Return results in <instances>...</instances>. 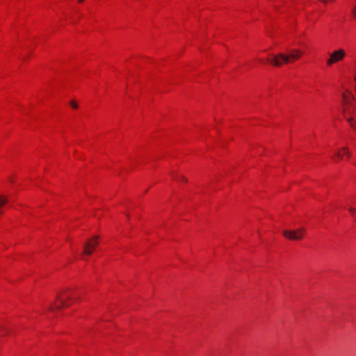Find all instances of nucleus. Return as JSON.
<instances>
[{
	"label": "nucleus",
	"instance_id": "obj_1",
	"mask_svg": "<svg viewBox=\"0 0 356 356\" xmlns=\"http://www.w3.org/2000/svg\"><path fill=\"white\" fill-rule=\"evenodd\" d=\"M302 55V51L299 49H293L287 54L280 53L273 55V58L268 60L274 66L280 67L283 63H289L300 58Z\"/></svg>",
	"mask_w": 356,
	"mask_h": 356
},
{
	"label": "nucleus",
	"instance_id": "obj_2",
	"mask_svg": "<svg viewBox=\"0 0 356 356\" xmlns=\"http://www.w3.org/2000/svg\"><path fill=\"white\" fill-rule=\"evenodd\" d=\"M343 100L346 104H350L351 108H346L343 111V116L353 129L356 130V107L350 102L348 96L346 93L342 94Z\"/></svg>",
	"mask_w": 356,
	"mask_h": 356
},
{
	"label": "nucleus",
	"instance_id": "obj_3",
	"mask_svg": "<svg viewBox=\"0 0 356 356\" xmlns=\"http://www.w3.org/2000/svg\"><path fill=\"white\" fill-rule=\"evenodd\" d=\"M71 299V296H65V291H61L58 293L56 297L55 300L50 304L49 311L54 312L56 310H60L62 307H68L69 305L66 301L67 300Z\"/></svg>",
	"mask_w": 356,
	"mask_h": 356
},
{
	"label": "nucleus",
	"instance_id": "obj_4",
	"mask_svg": "<svg viewBox=\"0 0 356 356\" xmlns=\"http://www.w3.org/2000/svg\"><path fill=\"white\" fill-rule=\"evenodd\" d=\"M283 235L287 239L291 241H300L304 238L305 229L300 227L294 230L285 229L282 232Z\"/></svg>",
	"mask_w": 356,
	"mask_h": 356
},
{
	"label": "nucleus",
	"instance_id": "obj_5",
	"mask_svg": "<svg viewBox=\"0 0 356 356\" xmlns=\"http://www.w3.org/2000/svg\"><path fill=\"white\" fill-rule=\"evenodd\" d=\"M346 56V52L343 49H339L334 51L330 54V58L327 60V65H332V64L341 61Z\"/></svg>",
	"mask_w": 356,
	"mask_h": 356
},
{
	"label": "nucleus",
	"instance_id": "obj_6",
	"mask_svg": "<svg viewBox=\"0 0 356 356\" xmlns=\"http://www.w3.org/2000/svg\"><path fill=\"white\" fill-rule=\"evenodd\" d=\"M98 245L97 237L95 236L88 240L83 245V254L90 255Z\"/></svg>",
	"mask_w": 356,
	"mask_h": 356
},
{
	"label": "nucleus",
	"instance_id": "obj_7",
	"mask_svg": "<svg viewBox=\"0 0 356 356\" xmlns=\"http://www.w3.org/2000/svg\"><path fill=\"white\" fill-rule=\"evenodd\" d=\"M8 202V199L4 197L0 196V208L5 204ZM2 213L1 211L0 210V215Z\"/></svg>",
	"mask_w": 356,
	"mask_h": 356
},
{
	"label": "nucleus",
	"instance_id": "obj_8",
	"mask_svg": "<svg viewBox=\"0 0 356 356\" xmlns=\"http://www.w3.org/2000/svg\"><path fill=\"white\" fill-rule=\"evenodd\" d=\"M348 210H349L350 213L352 214L353 217L356 220V209L354 207H349Z\"/></svg>",
	"mask_w": 356,
	"mask_h": 356
},
{
	"label": "nucleus",
	"instance_id": "obj_9",
	"mask_svg": "<svg viewBox=\"0 0 356 356\" xmlns=\"http://www.w3.org/2000/svg\"><path fill=\"white\" fill-rule=\"evenodd\" d=\"M342 151L343 152V154L347 155L348 157L350 156V154L346 147L343 148Z\"/></svg>",
	"mask_w": 356,
	"mask_h": 356
},
{
	"label": "nucleus",
	"instance_id": "obj_10",
	"mask_svg": "<svg viewBox=\"0 0 356 356\" xmlns=\"http://www.w3.org/2000/svg\"><path fill=\"white\" fill-rule=\"evenodd\" d=\"M352 13L355 18H356V6H355L352 9Z\"/></svg>",
	"mask_w": 356,
	"mask_h": 356
},
{
	"label": "nucleus",
	"instance_id": "obj_11",
	"mask_svg": "<svg viewBox=\"0 0 356 356\" xmlns=\"http://www.w3.org/2000/svg\"><path fill=\"white\" fill-rule=\"evenodd\" d=\"M70 104H71V106H72L73 108H76L78 107L77 104H76L75 102H74V101H72V102H70Z\"/></svg>",
	"mask_w": 356,
	"mask_h": 356
},
{
	"label": "nucleus",
	"instance_id": "obj_12",
	"mask_svg": "<svg viewBox=\"0 0 356 356\" xmlns=\"http://www.w3.org/2000/svg\"><path fill=\"white\" fill-rule=\"evenodd\" d=\"M337 156L339 158L341 159L343 155H342V154L340 152H339L337 153Z\"/></svg>",
	"mask_w": 356,
	"mask_h": 356
},
{
	"label": "nucleus",
	"instance_id": "obj_13",
	"mask_svg": "<svg viewBox=\"0 0 356 356\" xmlns=\"http://www.w3.org/2000/svg\"><path fill=\"white\" fill-rule=\"evenodd\" d=\"M181 181H185V182H186V181H187L186 178H185V177H183V176H181Z\"/></svg>",
	"mask_w": 356,
	"mask_h": 356
},
{
	"label": "nucleus",
	"instance_id": "obj_14",
	"mask_svg": "<svg viewBox=\"0 0 356 356\" xmlns=\"http://www.w3.org/2000/svg\"><path fill=\"white\" fill-rule=\"evenodd\" d=\"M259 61L261 63H264V61L262 59H259Z\"/></svg>",
	"mask_w": 356,
	"mask_h": 356
},
{
	"label": "nucleus",
	"instance_id": "obj_15",
	"mask_svg": "<svg viewBox=\"0 0 356 356\" xmlns=\"http://www.w3.org/2000/svg\"><path fill=\"white\" fill-rule=\"evenodd\" d=\"M78 1H79V3H82V2L83 1V0H78Z\"/></svg>",
	"mask_w": 356,
	"mask_h": 356
},
{
	"label": "nucleus",
	"instance_id": "obj_16",
	"mask_svg": "<svg viewBox=\"0 0 356 356\" xmlns=\"http://www.w3.org/2000/svg\"><path fill=\"white\" fill-rule=\"evenodd\" d=\"M351 98H352V99H355V97L352 95H351Z\"/></svg>",
	"mask_w": 356,
	"mask_h": 356
},
{
	"label": "nucleus",
	"instance_id": "obj_17",
	"mask_svg": "<svg viewBox=\"0 0 356 356\" xmlns=\"http://www.w3.org/2000/svg\"><path fill=\"white\" fill-rule=\"evenodd\" d=\"M355 79V81H356V76L355 77V79Z\"/></svg>",
	"mask_w": 356,
	"mask_h": 356
}]
</instances>
